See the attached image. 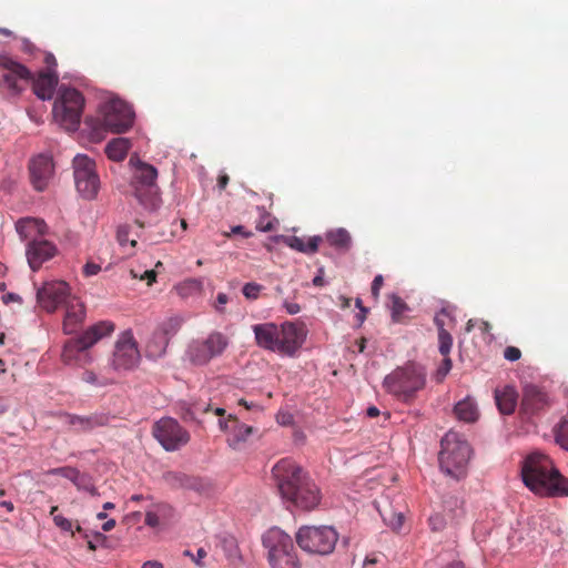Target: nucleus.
Listing matches in <instances>:
<instances>
[{
	"mask_svg": "<svg viewBox=\"0 0 568 568\" xmlns=\"http://www.w3.org/2000/svg\"><path fill=\"white\" fill-rule=\"evenodd\" d=\"M272 474L282 498L300 510L311 511L321 500L322 494L308 474L294 460L283 458L272 468Z\"/></svg>",
	"mask_w": 568,
	"mask_h": 568,
	"instance_id": "f257e3e1",
	"label": "nucleus"
},
{
	"mask_svg": "<svg viewBox=\"0 0 568 568\" xmlns=\"http://www.w3.org/2000/svg\"><path fill=\"white\" fill-rule=\"evenodd\" d=\"M526 487L542 497L568 496V478L564 477L545 454H529L521 465Z\"/></svg>",
	"mask_w": 568,
	"mask_h": 568,
	"instance_id": "f03ea898",
	"label": "nucleus"
},
{
	"mask_svg": "<svg viewBox=\"0 0 568 568\" xmlns=\"http://www.w3.org/2000/svg\"><path fill=\"white\" fill-rule=\"evenodd\" d=\"M426 373L415 363H407L386 375L383 386L387 393L403 402H410L425 387Z\"/></svg>",
	"mask_w": 568,
	"mask_h": 568,
	"instance_id": "7ed1b4c3",
	"label": "nucleus"
},
{
	"mask_svg": "<svg viewBox=\"0 0 568 568\" xmlns=\"http://www.w3.org/2000/svg\"><path fill=\"white\" fill-rule=\"evenodd\" d=\"M114 331V324L109 321H101L83 332L78 338H71L65 342L62 351V361L68 364L85 365L91 362L88 349L98 343L104 336Z\"/></svg>",
	"mask_w": 568,
	"mask_h": 568,
	"instance_id": "20e7f679",
	"label": "nucleus"
},
{
	"mask_svg": "<svg viewBox=\"0 0 568 568\" xmlns=\"http://www.w3.org/2000/svg\"><path fill=\"white\" fill-rule=\"evenodd\" d=\"M470 446L457 433H447L442 439L440 469L449 477L460 479L466 475L470 459Z\"/></svg>",
	"mask_w": 568,
	"mask_h": 568,
	"instance_id": "39448f33",
	"label": "nucleus"
},
{
	"mask_svg": "<svg viewBox=\"0 0 568 568\" xmlns=\"http://www.w3.org/2000/svg\"><path fill=\"white\" fill-rule=\"evenodd\" d=\"M267 550V561L271 568H301L296 549L290 535L280 528L268 529L262 538Z\"/></svg>",
	"mask_w": 568,
	"mask_h": 568,
	"instance_id": "423d86ee",
	"label": "nucleus"
},
{
	"mask_svg": "<svg viewBox=\"0 0 568 568\" xmlns=\"http://www.w3.org/2000/svg\"><path fill=\"white\" fill-rule=\"evenodd\" d=\"M130 164L134 168L131 185L135 197L146 209L154 210L160 202L158 170L136 156H131Z\"/></svg>",
	"mask_w": 568,
	"mask_h": 568,
	"instance_id": "0eeeda50",
	"label": "nucleus"
},
{
	"mask_svg": "<svg viewBox=\"0 0 568 568\" xmlns=\"http://www.w3.org/2000/svg\"><path fill=\"white\" fill-rule=\"evenodd\" d=\"M295 539L303 551L327 556L334 551L338 534L332 526H302Z\"/></svg>",
	"mask_w": 568,
	"mask_h": 568,
	"instance_id": "6e6552de",
	"label": "nucleus"
},
{
	"mask_svg": "<svg viewBox=\"0 0 568 568\" xmlns=\"http://www.w3.org/2000/svg\"><path fill=\"white\" fill-rule=\"evenodd\" d=\"M84 98L80 91L61 85L53 103L54 119L67 130L75 131L80 124Z\"/></svg>",
	"mask_w": 568,
	"mask_h": 568,
	"instance_id": "1a4fd4ad",
	"label": "nucleus"
},
{
	"mask_svg": "<svg viewBox=\"0 0 568 568\" xmlns=\"http://www.w3.org/2000/svg\"><path fill=\"white\" fill-rule=\"evenodd\" d=\"M229 344L226 335L221 332H212L204 338L193 339L189 344L186 356L194 365H206L211 359L221 356Z\"/></svg>",
	"mask_w": 568,
	"mask_h": 568,
	"instance_id": "9d476101",
	"label": "nucleus"
},
{
	"mask_svg": "<svg viewBox=\"0 0 568 568\" xmlns=\"http://www.w3.org/2000/svg\"><path fill=\"white\" fill-rule=\"evenodd\" d=\"M102 125L114 133L129 130L134 121V112L130 104L121 99H110L101 108Z\"/></svg>",
	"mask_w": 568,
	"mask_h": 568,
	"instance_id": "9b49d317",
	"label": "nucleus"
},
{
	"mask_svg": "<svg viewBox=\"0 0 568 568\" xmlns=\"http://www.w3.org/2000/svg\"><path fill=\"white\" fill-rule=\"evenodd\" d=\"M0 87L11 95L20 94L31 81V71L8 54H0Z\"/></svg>",
	"mask_w": 568,
	"mask_h": 568,
	"instance_id": "f8f14e48",
	"label": "nucleus"
},
{
	"mask_svg": "<svg viewBox=\"0 0 568 568\" xmlns=\"http://www.w3.org/2000/svg\"><path fill=\"white\" fill-rule=\"evenodd\" d=\"M152 434L161 446L168 452H174L186 445L190 434L176 419L164 417L153 425Z\"/></svg>",
	"mask_w": 568,
	"mask_h": 568,
	"instance_id": "ddd939ff",
	"label": "nucleus"
},
{
	"mask_svg": "<svg viewBox=\"0 0 568 568\" xmlns=\"http://www.w3.org/2000/svg\"><path fill=\"white\" fill-rule=\"evenodd\" d=\"M73 169L78 192L85 199H93L100 186L94 162L87 155L78 154L73 159Z\"/></svg>",
	"mask_w": 568,
	"mask_h": 568,
	"instance_id": "4468645a",
	"label": "nucleus"
},
{
	"mask_svg": "<svg viewBox=\"0 0 568 568\" xmlns=\"http://www.w3.org/2000/svg\"><path fill=\"white\" fill-rule=\"evenodd\" d=\"M307 329L302 322H284L280 325L275 353L282 356L294 357L304 344Z\"/></svg>",
	"mask_w": 568,
	"mask_h": 568,
	"instance_id": "2eb2a0df",
	"label": "nucleus"
},
{
	"mask_svg": "<svg viewBox=\"0 0 568 568\" xmlns=\"http://www.w3.org/2000/svg\"><path fill=\"white\" fill-rule=\"evenodd\" d=\"M140 361V352L131 331L123 332L115 343L112 366L116 371L134 368Z\"/></svg>",
	"mask_w": 568,
	"mask_h": 568,
	"instance_id": "dca6fc26",
	"label": "nucleus"
},
{
	"mask_svg": "<svg viewBox=\"0 0 568 568\" xmlns=\"http://www.w3.org/2000/svg\"><path fill=\"white\" fill-rule=\"evenodd\" d=\"M71 297L70 287L64 281L45 282L37 292L38 305L48 313L55 312L59 306L65 305Z\"/></svg>",
	"mask_w": 568,
	"mask_h": 568,
	"instance_id": "f3484780",
	"label": "nucleus"
},
{
	"mask_svg": "<svg viewBox=\"0 0 568 568\" xmlns=\"http://www.w3.org/2000/svg\"><path fill=\"white\" fill-rule=\"evenodd\" d=\"M31 183L37 191L47 189L50 180L53 176V162L52 159L40 154L33 158L29 165Z\"/></svg>",
	"mask_w": 568,
	"mask_h": 568,
	"instance_id": "a211bd4d",
	"label": "nucleus"
},
{
	"mask_svg": "<svg viewBox=\"0 0 568 568\" xmlns=\"http://www.w3.org/2000/svg\"><path fill=\"white\" fill-rule=\"evenodd\" d=\"M57 253V246L44 239L27 244L26 255L32 271H37Z\"/></svg>",
	"mask_w": 568,
	"mask_h": 568,
	"instance_id": "6ab92c4d",
	"label": "nucleus"
},
{
	"mask_svg": "<svg viewBox=\"0 0 568 568\" xmlns=\"http://www.w3.org/2000/svg\"><path fill=\"white\" fill-rule=\"evenodd\" d=\"M549 405L548 396L535 385H526L523 392L520 412L526 416H532L544 410Z\"/></svg>",
	"mask_w": 568,
	"mask_h": 568,
	"instance_id": "aec40b11",
	"label": "nucleus"
},
{
	"mask_svg": "<svg viewBox=\"0 0 568 568\" xmlns=\"http://www.w3.org/2000/svg\"><path fill=\"white\" fill-rule=\"evenodd\" d=\"M61 417L64 419V424L73 428L77 433H88L97 427L105 426L109 423V416L99 413L89 416L63 413Z\"/></svg>",
	"mask_w": 568,
	"mask_h": 568,
	"instance_id": "412c9836",
	"label": "nucleus"
},
{
	"mask_svg": "<svg viewBox=\"0 0 568 568\" xmlns=\"http://www.w3.org/2000/svg\"><path fill=\"white\" fill-rule=\"evenodd\" d=\"M44 220L37 217H21L16 222V231L21 241L28 243L41 240L48 233Z\"/></svg>",
	"mask_w": 568,
	"mask_h": 568,
	"instance_id": "4be33fe9",
	"label": "nucleus"
},
{
	"mask_svg": "<svg viewBox=\"0 0 568 568\" xmlns=\"http://www.w3.org/2000/svg\"><path fill=\"white\" fill-rule=\"evenodd\" d=\"M219 424L223 430L230 433L227 442L233 448H239L254 432L252 426L240 423L232 415L227 419H220Z\"/></svg>",
	"mask_w": 568,
	"mask_h": 568,
	"instance_id": "5701e85b",
	"label": "nucleus"
},
{
	"mask_svg": "<svg viewBox=\"0 0 568 568\" xmlns=\"http://www.w3.org/2000/svg\"><path fill=\"white\" fill-rule=\"evenodd\" d=\"M34 94L41 100H50L58 84V74L51 70L41 71L37 78L31 77Z\"/></svg>",
	"mask_w": 568,
	"mask_h": 568,
	"instance_id": "b1692460",
	"label": "nucleus"
},
{
	"mask_svg": "<svg viewBox=\"0 0 568 568\" xmlns=\"http://www.w3.org/2000/svg\"><path fill=\"white\" fill-rule=\"evenodd\" d=\"M252 329L256 345L261 348L275 353L280 325H276L275 323H263L253 325Z\"/></svg>",
	"mask_w": 568,
	"mask_h": 568,
	"instance_id": "393cba45",
	"label": "nucleus"
},
{
	"mask_svg": "<svg viewBox=\"0 0 568 568\" xmlns=\"http://www.w3.org/2000/svg\"><path fill=\"white\" fill-rule=\"evenodd\" d=\"M85 316L84 305L75 297H71L65 304V315L63 320V331L65 334H72L82 323Z\"/></svg>",
	"mask_w": 568,
	"mask_h": 568,
	"instance_id": "a878e982",
	"label": "nucleus"
},
{
	"mask_svg": "<svg viewBox=\"0 0 568 568\" xmlns=\"http://www.w3.org/2000/svg\"><path fill=\"white\" fill-rule=\"evenodd\" d=\"M518 394L511 386H506L501 390H495V402L499 412L504 415H510L517 406Z\"/></svg>",
	"mask_w": 568,
	"mask_h": 568,
	"instance_id": "bb28decb",
	"label": "nucleus"
},
{
	"mask_svg": "<svg viewBox=\"0 0 568 568\" xmlns=\"http://www.w3.org/2000/svg\"><path fill=\"white\" fill-rule=\"evenodd\" d=\"M283 242L291 248L305 253L314 254L318 251L320 243L322 242L321 236H313L305 242L304 239L298 236H284Z\"/></svg>",
	"mask_w": 568,
	"mask_h": 568,
	"instance_id": "cd10ccee",
	"label": "nucleus"
},
{
	"mask_svg": "<svg viewBox=\"0 0 568 568\" xmlns=\"http://www.w3.org/2000/svg\"><path fill=\"white\" fill-rule=\"evenodd\" d=\"M454 413L459 420L466 423H473L479 416L476 403L469 397L458 402L454 407Z\"/></svg>",
	"mask_w": 568,
	"mask_h": 568,
	"instance_id": "c85d7f7f",
	"label": "nucleus"
},
{
	"mask_svg": "<svg viewBox=\"0 0 568 568\" xmlns=\"http://www.w3.org/2000/svg\"><path fill=\"white\" fill-rule=\"evenodd\" d=\"M325 239L332 247L341 252H347L352 245L351 234L345 229L328 231Z\"/></svg>",
	"mask_w": 568,
	"mask_h": 568,
	"instance_id": "c756f323",
	"label": "nucleus"
},
{
	"mask_svg": "<svg viewBox=\"0 0 568 568\" xmlns=\"http://www.w3.org/2000/svg\"><path fill=\"white\" fill-rule=\"evenodd\" d=\"M131 148V142L125 138H115L105 146V153L110 160L122 161Z\"/></svg>",
	"mask_w": 568,
	"mask_h": 568,
	"instance_id": "7c9ffc66",
	"label": "nucleus"
},
{
	"mask_svg": "<svg viewBox=\"0 0 568 568\" xmlns=\"http://www.w3.org/2000/svg\"><path fill=\"white\" fill-rule=\"evenodd\" d=\"M170 339L154 331L151 339L146 344V352L151 357L162 356L169 345Z\"/></svg>",
	"mask_w": 568,
	"mask_h": 568,
	"instance_id": "2f4dec72",
	"label": "nucleus"
},
{
	"mask_svg": "<svg viewBox=\"0 0 568 568\" xmlns=\"http://www.w3.org/2000/svg\"><path fill=\"white\" fill-rule=\"evenodd\" d=\"M182 324L183 318L174 315L160 323L155 331L171 339L180 331Z\"/></svg>",
	"mask_w": 568,
	"mask_h": 568,
	"instance_id": "473e14b6",
	"label": "nucleus"
},
{
	"mask_svg": "<svg viewBox=\"0 0 568 568\" xmlns=\"http://www.w3.org/2000/svg\"><path fill=\"white\" fill-rule=\"evenodd\" d=\"M389 308L392 314V320L396 323H399L403 320L404 313L409 310L408 305L396 294H392L389 296Z\"/></svg>",
	"mask_w": 568,
	"mask_h": 568,
	"instance_id": "72a5a7b5",
	"label": "nucleus"
},
{
	"mask_svg": "<svg viewBox=\"0 0 568 568\" xmlns=\"http://www.w3.org/2000/svg\"><path fill=\"white\" fill-rule=\"evenodd\" d=\"M453 346V337L447 329H440L438 333V348L443 356H448Z\"/></svg>",
	"mask_w": 568,
	"mask_h": 568,
	"instance_id": "f704fd0d",
	"label": "nucleus"
},
{
	"mask_svg": "<svg viewBox=\"0 0 568 568\" xmlns=\"http://www.w3.org/2000/svg\"><path fill=\"white\" fill-rule=\"evenodd\" d=\"M58 510V506L51 507L50 515L53 517V523L57 527H59L62 531L65 532H72L73 534V525L72 521L68 518L63 517L62 515L55 514Z\"/></svg>",
	"mask_w": 568,
	"mask_h": 568,
	"instance_id": "c9c22d12",
	"label": "nucleus"
},
{
	"mask_svg": "<svg viewBox=\"0 0 568 568\" xmlns=\"http://www.w3.org/2000/svg\"><path fill=\"white\" fill-rule=\"evenodd\" d=\"M385 524L388 525L393 530H399L404 524V516L402 513L390 511L388 514H381Z\"/></svg>",
	"mask_w": 568,
	"mask_h": 568,
	"instance_id": "e433bc0d",
	"label": "nucleus"
},
{
	"mask_svg": "<svg viewBox=\"0 0 568 568\" xmlns=\"http://www.w3.org/2000/svg\"><path fill=\"white\" fill-rule=\"evenodd\" d=\"M132 226L124 224L120 225L116 231V239L120 245L130 244L132 247L136 246V240L130 239L129 235L131 233Z\"/></svg>",
	"mask_w": 568,
	"mask_h": 568,
	"instance_id": "4c0bfd02",
	"label": "nucleus"
},
{
	"mask_svg": "<svg viewBox=\"0 0 568 568\" xmlns=\"http://www.w3.org/2000/svg\"><path fill=\"white\" fill-rule=\"evenodd\" d=\"M79 489L89 491L91 495H97V488L91 483V478L87 474L79 473L73 483Z\"/></svg>",
	"mask_w": 568,
	"mask_h": 568,
	"instance_id": "58836bf2",
	"label": "nucleus"
},
{
	"mask_svg": "<svg viewBox=\"0 0 568 568\" xmlns=\"http://www.w3.org/2000/svg\"><path fill=\"white\" fill-rule=\"evenodd\" d=\"M262 290L263 286L261 284L250 282L243 286L242 293L247 300H257Z\"/></svg>",
	"mask_w": 568,
	"mask_h": 568,
	"instance_id": "ea45409f",
	"label": "nucleus"
},
{
	"mask_svg": "<svg viewBox=\"0 0 568 568\" xmlns=\"http://www.w3.org/2000/svg\"><path fill=\"white\" fill-rule=\"evenodd\" d=\"M50 473L53 475L62 476V477L71 480L72 483H74V480L77 479V476L80 471L77 468L65 466V467L54 468Z\"/></svg>",
	"mask_w": 568,
	"mask_h": 568,
	"instance_id": "a19ab883",
	"label": "nucleus"
},
{
	"mask_svg": "<svg viewBox=\"0 0 568 568\" xmlns=\"http://www.w3.org/2000/svg\"><path fill=\"white\" fill-rule=\"evenodd\" d=\"M556 442L566 450H568V419L562 422L557 434Z\"/></svg>",
	"mask_w": 568,
	"mask_h": 568,
	"instance_id": "79ce46f5",
	"label": "nucleus"
},
{
	"mask_svg": "<svg viewBox=\"0 0 568 568\" xmlns=\"http://www.w3.org/2000/svg\"><path fill=\"white\" fill-rule=\"evenodd\" d=\"M452 366H453V364H452V359H450L449 355L444 356L443 363L437 371V376H438L439 381H442L449 373V371L452 369Z\"/></svg>",
	"mask_w": 568,
	"mask_h": 568,
	"instance_id": "37998d69",
	"label": "nucleus"
},
{
	"mask_svg": "<svg viewBox=\"0 0 568 568\" xmlns=\"http://www.w3.org/2000/svg\"><path fill=\"white\" fill-rule=\"evenodd\" d=\"M521 356V352L518 347L507 346L504 351V357L507 361L515 362L518 361Z\"/></svg>",
	"mask_w": 568,
	"mask_h": 568,
	"instance_id": "c03bdc74",
	"label": "nucleus"
},
{
	"mask_svg": "<svg viewBox=\"0 0 568 568\" xmlns=\"http://www.w3.org/2000/svg\"><path fill=\"white\" fill-rule=\"evenodd\" d=\"M383 284H384L383 275H381V274L376 275L372 283V295L375 301H377L379 297V291H381Z\"/></svg>",
	"mask_w": 568,
	"mask_h": 568,
	"instance_id": "a18cd8bd",
	"label": "nucleus"
},
{
	"mask_svg": "<svg viewBox=\"0 0 568 568\" xmlns=\"http://www.w3.org/2000/svg\"><path fill=\"white\" fill-rule=\"evenodd\" d=\"M82 381L88 384H91V385H99V386L105 385V383L99 382L98 376L92 371H85L82 374Z\"/></svg>",
	"mask_w": 568,
	"mask_h": 568,
	"instance_id": "49530a36",
	"label": "nucleus"
},
{
	"mask_svg": "<svg viewBox=\"0 0 568 568\" xmlns=\"http://www.w3.org/2000/svg\"><path fill=\"white\" fill-rule=\"evenodd\" d=\"M200 287V284L199 282L196 281H190V282H185L184 284L178 286V291H179V294L180 295H185L186 294V291H192V290H199Z\"/></svg>",
	"mask_w": 568,
	"mask_h": 568,
	"instance_id": "de8ad7c7",
	"label": "nucleus"
},
{
	"mask_svg": "<svg viewBox=\"0 0 568 568\" xmlns=\"http://www.w3.org/2000/svg\"><path fill=\"white\" fill-rule=\"evenodd\" d=\"M100 271L101 266L92 262H88L83 267V273L85 276L97 275Z\"/></svg>",
	"mask_w": 568,
	"mask_h": 568,
	"instance_id": "09e8293b",
	"label": "nucleus"
},
{
	"mask_svg": "<svg viewBox=\"0 0 568 568\" xmlns=\"http://www.w3.org/2000/svg\"><path fill=\"white\" fill-rule=\"evenodd\" d=\"M355 304H356V307L359 308V313L356 315V317H357L358 323L362 324L366 318L368 308L363 306L361 298H356Z\"/></svg>",
	"mask_w": 568,
	"mask_h": 568,
	"instance_id": "8fccbe9b",
	"label": "nucleus"
},
{
	"mask_svg": "<svg viewBox=\"0 0 568 568\" xmlns=\"http://www.w3.org/2000/svg\"><path fill=\"white\" fill-rule=\"evenodd\" d=\"M144 521H145V525H148L150 527H156L159 525V523H160V518H159V516L155 513L148 511L145 514Z\"/></svg>",
	"mask_w": 568,
	"mask_h": 568,
	"instance_id": "3c124183",
	"label": "nucleus"
},
{
	"mask_svg": "<svg viewBox=\"0 0 568 568\" xmlns=\"http://www.w3.org/2000/svg\"><path fill=\"white\" fill-rule=\"evenodd\" d=\"M283 306L285 307L286 312L291 315L297 314L301 311V306L294 302L285 301Z\"/></svg>",
	"mask_w": 568,
	"mask_h": 568,
	"instance_id": "603ef678",
	"label": "nucleus"
},
{
	"mask_svg": "<svg viewBox=\"0 0 568 568\" xmlns=\"http://www.w3.org/2000/svg\"><path fill=\"white\" fill-rule=\"evenodd\" d=\"M229 301V297L226 294L224 293H219L217 296H216V304H215V308L219 311V312H222L223 308L222 306L225 305Z\"/></svg>",
	"mask_w": 568,
	"mask_h": 568,
	"instance_id": "864d4df0",
	"label": "nucleus"
},
{
	"mask_svg": "<svg viewBox=\"0 0 568 568\" xmlns=\"http://www.w3.org/2000/svg\"><path fill=\"white\" fill-rule=\"evenodd\" d=\"M156 273L153 270H148L141 275V280H145L148 282V285H152L153 282H155Z\"/></svg>",
	"mask_w": 568,
	"mask_h": 568,
	"instance_id": "5fc2aeb1",
	"label": "nucleus"
},
{
	"mask_svg": "<svg viewBox=\"0 0 568 568\" xmlns=\"http://www.w3.org/2000/svg\"><path fill=\"white\" fill-rule=\"evenodd\" d=\"M256 229L258 231H262V232H268V231H272L273 230V223L271 221H267L265 223V221L261 220L257 224H256Z\"/></svg>",
	"mask_w": 568,
	"mask_h": 568,
	"instance_id": "6e6d98bb",
	"label": "nucleus"
},
{
	"mask_svg": "<svg viewBox=\"0 0 568 568\" xmlns=\"http://www.w3.org/2000/svg\"><path fill=\"white\" fill-rule=\"evenodd\" d=\"M233 234H241L244 237H250L252 235L251 232H246L242 225H236L232 227Z\"/></svg>",
	"mask_w": 568,
	"mask_h": 568,
	"instance_id": "4d7b16f0",
	"label": "nucleus"
},
{
	"mask_svg": "<svg viewBox=\"0 0 568 568\" xmlns=\"http://www.w3.org/2000/svg\"><path fill=\"white\" fill-rule=\"evenodd\" d=\"M230 181V178L227 174H222L217 179V186L220 190H224Z\"/></svg>",
	"mask_w": 568,
	"mask_h": 568,
	"instance_id": "13d9d810",
	"label": "nucleus"
},
{
	"mask_svg": "<svg viewBox=\"0 0 568 568\" xmlns=\"http://www.w3.org/2000/svg\"><path fill=\"white\" fill-rule=\"evenodd\" d=\"M443 314H445V310H442V312L438 315H436L435 320H434V322L438 328V333L440 332V329H445V327H444L445 324H444L443 320L440 318V315H443Z\"/></svg>",
	"mask_w": 568,
	"mask_h": 568,
	"instance_id": "bf43d9fd",
	"label": "nucleus"
},
{
	"mask_svg": "<svg viewBox=\"0 0 568 568\" xmlns=\"http://www.w3.org/2000/svg\"><path fill=\"white\" fill-rule=\"evenodd\" d=\"M141 568H163V565L156 560H150L142 565Z\"/></svg>",
	"mask_w": 568,
	"mask_h": 568,
	"instance_id": "052dcab7",
	"label": "nucleus"
},
{
	"mask_svg": "<svg viewBox=\"0 0 568 568\" xmlns=\"http://www.w3.org/2000/svg\"><path fill=\"white\" fill-rule=\"evenodd\" d=\"M115 524L114 519H109L102 525L103 531H111L115 527Z\"/></svg>",
	"mask_w": 568,
	"mask_h": 568,
	"instance_id": "680f3d73",
	"label": "nucleus"
},
{
	"mask_svg": "<svg viewBox=\"0 0 568 568\" xmlns=\"http://www.w3.org/2000/svg\"><path fill=\"white\" fill-rule=\"evenodd\" d=\"M429 523L433 527V530H439L440 529V520L438 516L430 517Z\"/></svg>",
	"mask_w": 568,
	"mask_h": 568,
	"instance_id": "e2e57ef3",
	"label": "nucleus"
},
{
	"mask_svg": "<svg viewBox=\"0 0 568 568\" xmlns=\"http://www.w3.org/2000/svg\"><path fill=\"white\" fill-rule=\"evenodd\" d=\"M379 415V409L375 406H371L367 408V416L377 417Z\"/></svg>",
	"mask_w": 568,
	"mask_h": 568,
	"instance_id": "0e129e2a",
	"label": "nucleus"
},
{
	"mask_svg": "<svg viewBox=\"0 0 568 568\" xmlns=\"http://www.w3.org/2000/svg\"><path fill=\"white\" fill-rule=\"evenodd\" d=\"M44 62L48 64V65H55L57 62H55V58L53 54L49 53L45 55L44 58Z\"/></svg>",
	"mask_w": 568,
	"mask_h": 568,
	"instance_id": "69168bd1",
	"label": "nucleus"
},
{
	"mask_svg": "<svg viewBox=\"0 0 568 568\" xmlns=\"http://www.w3.org/2000/svg\"><path fill=\"white\" fill-rule=\"evenodd\" d=\"M205 556H206V551H205L203 548H200V549L197 550V558H196V559H195V558H193V560H194L197 565H200V559L204 558Z\"/></svg>",
	"mask_w": 568,
	"mask_h": 568,
	"instance_id": "338daca9",
	"label": "nucleus"
},
{
	"mask_svg": "<svg viewBox=\"0 0 568 568\" xmlns=\"http://www.w3.org/2000/svg\"><path fill=\"white\" fill-rule=\"evenodd\" d=\"M444 568H465V566L462 562H452Z\"/></svg>",
	"mask_w": 568,
	"mask_h": 568,
	"instance_id": "774afa93",
	"label": "nucleus"
}]
</instances>
